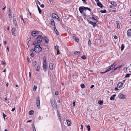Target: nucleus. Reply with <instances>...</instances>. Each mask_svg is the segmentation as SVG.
<instances>
[{"mask_svg":"<svg viewBox=\"0 0 131 131\" xmlns=\"http://www.w3.org/2000/svg\"><path fill=\"white\" fill-rule=\"evenodd\" d=\"M91 19H92L93 21H90L89 23L90 24L92 25L94 27L96 26V23L97 22V19H98V18L97 16H95L93 15Z\"/></svg>","mask_w":131,"mask_h":131,"instance_id":"1","label":"nucleus"},{"mask_svg":"<svg viewBox=\"0 0 131 131\" xmlns=\"http://www.w3.org/2000/svg\"><path fill=\"white\" fill-rule=\"evenodd\" d=\"M42 37L40 35H39L36 40L33 42V44L35 45L37 43H39L42 41Z\"/></svg>","mask_w":131,"mask_h":131,"instance_id":"2","label":"nucleus"},{"mask_svg":"<svg viewBox=\"0 0 131 131\" xmlns=\"http://www.w3.org/2000/svg\"><path fill=\"white\" fill-rule=\"evenodd\" d=\"M42 50V48L40 47V45H36L34 48V51L37 53L40 52Z\"/></svg>","mask_w":131,"mask_h":131,"instance_id":"3","label":"nucleus"},{"mask_svg":"<svg viewBox=\"0 0 131 131\" xmlns=\"http://www.w3.org/2000/svg\"><path fill=\"white\" fill-rule=\"evenodd\" d=\"M43 69L44 71L45 72L47 70V63L46 57L44 56L43 59Z\"/></svg>","mask_w":131,"mask_h":131,"instance_id":"4","label":"nucleus"},{"mask_svg":"<svg viewBox=\"0 0 131 131\" xmlns=\"http://www.w3.org/2000/svg\"><path fill=\"white\" fill-rule=\"evenodd\" d=\"M36 102L37 106H39L40 105V101L39 98V97H37L36 98Z\"/></svg>","mask_w":131,"mask_h":131,"instance_id":"5","label":"nucleus"},{"mask_svg":"<svg viewBox=\"0 0 131 131\" xmlns=\"http://www.w3.org/2000/svg\"><path fill=\"white\" fill-rule=\"evenodd\" d=\"M127 34L128 37L131 36V29H129L127 31Z\"/></svg>","mask_w":131,"mask_h":131,"instance_id":"6","label":"nucleus"},{"mask_svg":"<svg viewBox=\"0 0 131 131\" xmlns=\"http://www.w3.org/2000/svg\"><path fill=\"white\" fill-rule=\"evenodd\" d=\"M50 102L52 106H55L56 105L53 99H50Z\"/></svg>","mask_w":131,"mask_h":131,"instance_id":"7","label":"nucleus"},{"mask_svg":"<svg viewBox=\"0 0 131 131\" xmlns=\"http://www.w3.org/2000/svg\"><path fill=\"white\" fill-rule=\"evenodd\" d=\"M123 83L121 82L119 83L117 85V87L119 88H122L123 86Z\"/></svg>","mask_w":131,"mask_h":131,"instance_id":"8","label":"nucleus"},{"mask_svg":"<svg viewBox=\"0 0 131 131\" xmlns=\"http://www.w3.org/2000/svg\"><path fill=\"white\" fill-rule=\"evenodd\" d=\"M52 17L53 18H56L57 19H58L57 17L58 18V15L54 13H52Z\"/></svg>","mask_w":131,"mask_h":131,"instance_id":"9","label":"nucleus"},{"mask_svg":"<svg viewBox=\"0 0 131 131\" xmlns=\"http://www.w3.org/2000/svg\"><path fill=\"white\" fill-rule=\"evenodd\" d=\"M118 97L121 99H124L125 98V96L122 94H119L118 95Z\"/></svg>","mask_w":131,"mask_h":131,"instance_id":"10","label":"nucleus"},{"mask_svg":"<svg viewBox=\"0 0 131 131\" xmlns=\"http://www.w3.org/2000/svg\"><path fill=\"white\" fill-rule=\"evenodd\" d=\"M16 29L14 28H13L12 29V35L14 36H16L15 33Z\"/></svg>","mask_w":131,"mask_h":131,"instance_id":"11","label":"nucleus"},{"mask_svg":"<svg viewBox=\"0 0 131 131\" xmlns=\"http://www.w3.org/2000/svg\"><path fill=\"white\" fill-rule=\"evenodd\" d=\"M50 21L51 23V25L52 26H54V27H55L56 26L55 25V24L54 20L52 19H51L50 20Z\"/></svg>","mask_w":131,"mask_h":131,"instance_id":"12","label":"nucleus"},{"mask_svg":"<svg viewBox=\"0 0 131 131\" xmlns=\"http://www.w3.org/2000/svg\"><path fill=\"white\" fill-rule=\"evenodd\" d=\"M31 35L33 36H36L37 35V31H34L31 33Z\"/></svg>","mask_w":131,"mask_h":131,"instance_id":"13","label":"nucleus"},{"mask_svg":"<svg viewBox=\"0 0 131 131\" xmlns=\"http://www.w3.org/2000/svg\"><path fill=\"white\" fill-rule=\"evenodd\" d=\"M43 39L45 40V42L46 43H49V39L46 36L44 37H43Z\"/></svg>","mask_w":131,"mask_h":131,"instance_id":"14","label":"nucleus"},{"mask_svg":"<svg viewBox=\"0 0 131 131\" xmlns=\"http://www.w3.org/2000/svg\"><path fill=\"white\" fill-rule=\"evenodd\" d=\"M116 94H115L113 95L110 98V100H111L114 101V100L115 98V97Z\"/></svg>","mask_w":131,"mask_h":131,"instance_id":"15","label":"nucleus"},{"mask_svg":"<svg viewBox=\"0 0 131 131\" xmlns=\"http://www.w3.org/2000/svg\"><path fill=\"white\" fill-rule=\"evenodd\" d=\"M84 9V7H80L79 8V10L80 11V12L81 13L83 12Z\"/></svg>","mask_w":131,"mask_h":131,"instance_id":"16","label":"nucleus"},{"mask_svg":"<svg viewBox=\"0 0 131 131\" xmlns=\"http://www.w3.org/2000/svg\"><path fill=\"white\" fill-rule=\"evenodd\" d=\"M97 5L99 7L102 8L103 7L102 4L100 2H97Z\"/></svg>","mask_w":131,"mask_h":131,"instance_id":"17","label":"nucleus"},{"mask_svg":"<svg viewBox=\"0 0 131 131\" xmlns=\"http://www.w3.org/2000/svg\"><path fill=\"white\" fill-rule=\"evenodd\" d=\"M116 63L115 62H114L112 65L110 67L111 69H112L115 67V66L116 65Z\"/></svg>","mask_w":131,"mask_h":131,"instance_id":"18","label":"nucleus"},{"mask_svg":"<svg viewBox=\"0 0 131 131\" xmlns=\"http://www.w3.org/2000/svg\"><path fill=\"white\" fill-rule=\"evenodd\" d=\"M111 3L112 5H113L114 7H116L117 6L116 3L114 1H112Z\"/></svg>","mask_w":131,"mask_h":131,"instance_id":"19","label":"nucleus"},{"mask_svg":"<svg viewBox=\"0 0 131 131\" xmlns=\"http://www.w3.org/2000/svg\"><path fill=\"white\" fill-rule=\"evenodd\" d=\"M68 125V126H70L71 125V122L68 120L67 119L66 120Z\"/></svg>","mask_w":131,"mask_h":131,"instance_id":"20","label":"nucleus"},{"mask_svg":"<svg viewBox=\"0 0 131 131\" xmlns=\"http://www.w3.org/2000/svg\"><path fill=\"white\" fill-rule=\"evenodd\" d=\"M54 30L55 32L57 34V35H58L59 34V33L58 30H57V29L56 28V27H54Z\"/></svg>","mask_w":131,"mask_h":131,"instance_id":"21","label":"nucleus"},{"mask_svg":"<svg viewBox=\"0 0 131 131\" xmlns=\"http://www.w3.org/2000/svg\"><path fill=\"white\" fill-rule=\"evenodd\" d=\"M57 114L58 117V118H59V120L60 121H61V118H60V115L59 114V112L58 110H57Z\"/></svg>","mask_w":131,"mask_h":131,"instance_id":"22","label":"nucleus"},{"mask_svg":"<svg viewBox=\"0 0 131 131\" xmlns=\"http://www.w3.org/2000/svg\"><path fill=\"white\" fill-rule=\"evenodd\" d=\"M49 67L50 69L52 70L53 69V66L52 63H50L49 65Z\"/></svg>","mask_w":131,"mask_h":131,"instance_id":"23","label":"nucleus"},{"mask_svg":"<svg viewBox=\"0 0 131 131\" xmlns=\"http://www.w3.org/2000/svg\"><path fill=\"white\" fill-rule=\"evenodd\" d=\"M116 24H117V28L118 29H119L120 28V26L119 23L118 21H116Z\"/></svg>","mask_w":131,"mask_h":131,"instance_id":"24","label":"nucleus"},{"mask_svg":"<svg viewBox=\"0 0 131 131\" xmlns=\"http://www.w3.org/2000/svg\"><path fill=\"white\" fill-rule=\"evenodd\" d=\"M13 23L15 26L17 25V22L15 18V17L14 19H13Z\"/></svg>","mask_w":131,"mask_h":131,"instance_id":"25","label":"nucleus"},{"mask_svg":"<svg viewBox=\"0 0 131 131\" xmlns=\"http://www.w3.org/2000/svg\"><path fill=\"white\" fill-rule=\"evenodd\" d=\"M73 39L75 40V41L77 42H78L79 41V39L78 38H77L75 37H73Z\"/></svg>","mask_w":131,"mask_h":131,"instance_id":"26","label":"nucleus"},{"mask_svg":"<svg viewBox=\"0 0 131 131\" xmlns=\"http://www.w3.org/2000/svg\"><path fill=\"white\" fill-rule=\"evenodd\" d=\"M34 112L33 111L31 110L28 113L30 115H32L33 114Z\"/></svg>","mask_w":131,"mask_h":131,"instance_id":"27","label":"nucleus"},{"mask_svg":"<svg viewBox=\"0 0 131 131\" xmlns=\"http://www.w3.org/2000/svg\"><path fill=\"white\" fill-rule=\"evenodd\" d=\"M103 101H99L98 102V103L100 105H102L103 104Z\"/></svg>","mask_w":131,"mask_h":131,"instance_id":"28","label":"nucleus"},{"mask_svg":"<svg viewBox=\"0 0 131 131\" xmlns=\"http://www.w3.org/2000/svg\"><path fill=\"white\" fill-rule=\"evenodd\" d=\"M124 46L123 44H122L121 45V51H122L124 49Z\"/></svg>","mask_w":131,"mask_h":131,"instance_id":"29","label":"nucleus"},{"mask_svg":"<svg viewBox=\"0 0 131 131\" xmlns=\"http://www.w3.org/2000/svg\"><path fill=\"white\" fill-rule=\"evenodd\" d=\"M12 18V14H8V18L10 20H11Z\"/></svg>","mask_w":131,"mask_h":131,"instance_id":"30","label":"nucleus"},{"mask_svg":"<svg viewBox=\"0 0 131 131\" xmlns=\"http://www.w3.org/2000/svg\"><path fill=\"white\" fill-rule=\"evenodd\" d=\"M131 75L130 74H128L125 75V78H129V76Z\"/></svg>","mask_w":131,"mask_h":131,"instance_id":"31","label":"nucleus"},{"mask_svg":"<svg viewBox=\"0 0 131 131\" xmlns=\"http://www.w3.org/2000/svg\"><path fill=\"white\" fill-rule=\"evenodd\" d=\"M100 12L102 13H106V11L105 10H101Z\"/></svg>","mask_w":131,"mask_h":131,"instance_id":"32","label":"nucleus"},{"mask_svg":"<svg viewBox=\"0 0 131 131\" xmlns=\"http://www.w3.org/2000/svg\"><path fill=\"white\" fill-rule=\"evenodd\" d=\"M37 88V86L36 85H34V88H33V91H36Z\"/></svg>","mask_w":131,"mask_h":131,"instance_id":"33","label":"nucleus"},{"mask_svg":"<svg viewBox=\"0 0 131 131\" xmlns=\"http://www.w3.org/2000/svg\"><path fill=\"white\" fill-rule=\"evenodd\" d=\"M20 17H21V19H22V21H23V23H24L23 25L25 26L24 21V20L22 16L21 15V16H20Z\"/></svg>","mask_w":131,"mask_h":131,"instance_id":"34","label":"nucleus"},{"mask_svg":"<svg viewBox=\"0 0 131 131\" xmlns=\"http://www.w3.org/2000/svg\"><path fill=\"white\" fill-rule=\"evenodd\" d=\"M87 128L88 129V131H90V126L89 125L87 126Z\"/></svg>","mask_w":131,"mask_h":131,"instance_id":"35","label":"nucleus"},{"mask_svg":"<svg viewBox=\"0 0 131 131\" xmlns=\"http://www.w3.org/2000/svg\"><path fill=\"white\" fill-rule=\"evenodd\" d=\"M81 87L82 88H84L85 86L84 84H81Z\"/></svg>","mask_w":131,"mask_h":131,"instance_id":"36","label":"nucleus"},{"mask_svg":"<svg viewBox=\"0 0 131 131\" xmlns=\"http://www.w3.org/2000/svg\"><path fill=\"white\" fill-rule=\"evenodd\" d=\"M81 58L82 59H85L86 58V57L85 56L83 55L81 57Z\"/></svg>","mask_w":131,"mask_h":131,"instance_id":"37","label":"nucleus"},{"mask_svg":"<svg viewBox=\"0 0 131 131\" xmlns=\"http://www.w3.org/2000/svg\"><path fill=\"white\" fill-rule=\"evenodd\" d=\"M37 63L36 61H35L33 62L32 64L34 67L35 66Z\"/></svg>","mask_w":131,"mask_h":131,"instance_id":"38","label":"nucleus"},{"mask_svg":"<svg viewBox=\"0 0 131 131\" xmlns=\"http://www.w3.org/2000/svg\"><path fill=\"white\" fill-rule=\"evenodd\" d=\"M39 68H40L39 66V65L37 67L36 71H39Z\"/></svg>","mask_w":131,"mask_h":131,"instance_id":"39","label":"nucleus"},{"mask_svg":"<svg viewBox=\"0 0 131 131\" xmlns=\"http://www.w3.org/2000/svg\"><path fill=\"white\" fill-rule=\"evenodd\" d=\"M28 11H29V17H29V18H32V16H31V14L29 10H28Z\"/></svg>","mask_w":131,"mask_h":131,"instance_id":"40","label":"nucleus"},{"mask_svg":"<svg viewBox=\"0 0 131 131\" xmlns=\"http://www.w3.org/2000/svg\"><path fill=\"white\" fill-rule=\"evenodd\" d=\"M55 48L57 50H59V47L58 46H55Z\"/></svg>","mask_w":131,"mask_h":131,"instance_id":"41","label":"nucleus"},{"mask_svg":"<svg viewBox=\"0 0 131 131\" xmlns=\"http://www.w3.org/2000/svg\"><path fill=\"white\" fill-rule=\"evenodd\" d=\"M111 69V68L110 67V68H108L107 69L106 71V72H107L108 71H110Z\"/></svg>","mask_w":131,"mask_h":131,"instance_id":"42","label":"nucleus"},{"mask_svg":"<svg viewBox=\"0 0 131 131\" xmlns=\"http://www.w3.org/2000/svg\"><path fill=\"white\" fill-rule=\"evenodd\" d=\"M27 60H28V63H30V59H29V58L28 57H27Z\"/></svg>","mask_w":131,"mask_h":131,"instance_id":"43","label":"nucleus"},{"mask_svg":"<svg viewBox=\"0 0 131 131\" xmlns=\"http://www.w3.org/2000/svg\"><path fill=\"white\" fill-rule=\"evenodd\" d=\"M30 56L32 57H34V54L33 53H32L30 54Z\"/></svg>","mask_w":131,"mask_h":131,"instance_id":"44","label":"nucleus"},{"mask_svg":"<svg viewBox=\"0 0 131 131\" xmlns=\"http://www.w3.org/2000/svg\"><path fill=\"white\" fill-rule=\"evenodd\" d=\"M38 10L39 11V13L40 14H41V11L40 8H38Z\"/></svg>","mask_w":131,"mask_h":131,"instance_id":"45","label":"nucleus"},{"mask_svg":"<svg viewBox=\"0 0 131 131\" xmlns=\"http://www.w3.org/2000/svg\"><path fill=\"white\" fill-rule=\"evenodd\" d=\"M36 3L37 4V3H38V4L40 5L41 4L38 1V0H37Z\"/></svg>","mask_w":131,"mask_h":131,"instance_id":"46","label":"nucleus"},{"mask_svg":"<svg viewBox=\"0 0 131 131\" xmlns=\"http://www.w3.org/2000/svg\"><path fill=\"white\" fill-rule=\"evenodd\" d=\"M78 53H80V52L79 51H76L74 52V54H77Z\"/></svg>","mask_w":131,"mask_h":131,"instance_id":"47","label":"nucleus"},{"mask_svg":"<svg viewBox=\"0 0 131 131\" xmlns=\"http://www.w3.org/2000/svg\"><path fill=\"white\" fill-rule=\"evenodd\" d=\"M57 54H60V53L59 52L60 50H57Z\"/></svg>","mask_w":131,"mask_h":131,"instance_id":"48","label":"nucleus"},{"mask_svg":"<svg viewBox=\"0 0 131 131\" xmlns=\"http://www.w3.org/2000/svg\"><path fill=\"white\" fill-rule=\"evenodd\" d=\"M91 42L90 40L88 42V45L89 46H90L91 45Z\"/></svg>","mask_w":131,"mask_h":131,"instance_id":"49","label":"nucleus"},{"mask_svg":"<svg viewBox=\"0 0 131 131\" xmlns=\"http://www.w3.org/2000/svg\"><path fill=\"white\" fill-rule=\"evenodd\" d=\"M8 13V14H12V12L11 10H10V9H9V10Z\"/></svg>","mask_w":131,"mask_h":131,"instance_id":"50","label":"nucleus"},{"mask_svg":"<svg viewBox=\"0 0 131 131\" xmlns=\"http://www.w3.org/2000/svg\"><path fill=\"white\" fill-rule=\"evenodd\" d=\"M31 39V38L30 37H29L27 39V41L29 42V41H30Z\"/></svg>","mask_w":131,"mask_h":131,"instance_id":"51","label":"nucleus"},{"mask_svg":"<svg viewBox=\"0 0 131 131\" xmlns=\"http://www.w3.org/2000/svg\"><path fill=\"white\" fill-rule=\"evenodd\" d=\"M114 38L115 39H117V36H116V35L114 36Z\"/></svg>","mask_w":131,"mask_h":131,"instance_id":"52","label":"nucleus"},{"mask_svg":"<svg viewBox=\"0 0 131 131\" xmlns=\"http://www.w3.org/2000/svg\"><path fill=\"white\" fill-rule=\"evenodd\" d=\"M1 63L2 64H3V65H5L6 64L5 62L3 61H2Z\"/></svg>","mask_w":131,"mask_h":131,"instance_id":"53","label":"nucleus"},{"mask_svg":"<svg viewBox=\"0 0 131 131\" xmlns=\"http://www.w3.org/2000/svg\"><path fill=\"white\" fill-rule=\"evenodd\" d=\"M119 18L121 19H123V18L121 16H119Z\"/></svg>","mask_w":131,"mask_h":131,"instance_id":"54","label":"nucleus"},{"mask_svg":"<svg viewBox=\"0 0 131 131\" xmlns=\"http://www.w3.org/2000/svg\"><path fill=\"white\" fill-rule=\"evenodd\" d=\"M58 94V91H56L55 92V94L57 95Z\"/></svg>","mask_w":131,"mask_h":131,"instance_id":"55","label":"nucleus"},{"mask_svg":"<svg viewBox=\"0 0 131 131\" xmlns=\"http://www.w3.org/2000/svg\"><path fill=\"white\" fill-rule=\"evenodd\" d=\"M29 77L30 78H31V73L30 72H29Z\"/></svg>","mask_w":131,"mask_h":131,"instance_id":"56","label":"nucleus"},{"mask_svg":"<svg viewBox=\"0 0 131 131\" xmlns=\"http://www.w3.org/2000/svg\"><path fill=\"white\" fill-rule=\"evenodd\" d=\"M44 6H45L43 4H42L40 6L41 7L43 8L44 7Z\"/></svg>","mask_w":131,"mask_h":131,"instance_id":"57","label":"nucleus"},{"mask_svg":"<svg viewBox=\"0 0 131 131\" xmlns=\"http://www.w3.org/2000/svg\"><path fill=\"white\" fill-rule=\"evenodd\" d=\"M34 51V49H31L30 50V52H32V53H33V52Z\"/></svg>","mask_w":131,"mask_h":131,"instance_id":"58","label":"nucleus"},{"mask_svg":"<svg viewBox=\"0 0 131 131\" xmlns=\"http://www.w3.org/2000/svg\"><path fill=\"white\" fill-rule=\"evenodd\" d=\"M3 116L4 117H6V115L4 113H3Z\"/></svg>","mask_w":131,"mask_h":131,"instance_id":"59","label":"nucleus"},{"mask_svg":"<svg viewBox=\"0 0 131 131\" xmlns=\"http://www.w3.org/2000/svg\"><path fill=\"white\" fill-rule=\"evenodd\" d=\"M73 106H75L76 105H75V103L74 102V101L73 102Z\"/></svg>","mask_w":131,"mask_h":131,"instance_id":"60","label":"nucleus"},{"mask_svg":"<svg viewBox=\"0 0 131 131\" xmlns=\"http://www.w3.org/2000/svg\"><path fill=\"white\" fill-rule=\"evenodd\" d=\"M106 71H105L104 72H101L100 73L101 74L104 73H106Z\"/></svg>","mask_w":131,"mask_h":131,"instance_id":"61","label":"nucleus"},{"mask_svg":"<svg viewBox=\"0 0 131 131\" xmlns=\"http://www.w3.org/2000/svg\"><path fill=\"white\" fill-rule=\"evenodd\" d=\"M118 90V89L117 87H116L115 88L114 90L115 91H117Z\"/></svg>","mask_w":131,"mask_h":131,"instance_id":"62","label":"nucleus"},{"mask_svg":"<svg viewBox=\"0 0 131 131\" xmlns=\"http://www.w3.org/2000/svg\"><path fill=\"white\" fill-rule=\"evenodd\" d=\"M94 86L93 85H91V86L90 87L91 88H92L93 87H94Z\"/></svg>","mask_w":131,"mask_h":131,"instance_id":"63","label":"nucleus"},{"mask_svg":"<svg viewBox=\"0 0 131 131\" xmlns=\"http://www.w3.org/2000/svg\"><path fill=\"white\" fill-rule=\"evenodd\" d=\"M84 9H88V7H84Z\"/></svg>","mask_w":131,"mask_h":131,"instance_id":"64","label":"nucleus"}]
</instances>
